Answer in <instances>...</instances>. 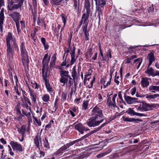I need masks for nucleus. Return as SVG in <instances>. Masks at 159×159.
I'll list each match as a JSON object with an SVG mask.
<instances>
[{
	"label": "nucleus",
	"mask_w": 159,
	"mask_h": 159,
	"mask_svg": "<svg viewBox=\"0 0 159 159\" xmlns=\"http://www.w3.org/2000/svg\"><path fill=\"white\" fill-rule=\"evenodd\" d=\"M107 124V123H104L102 124L100 126L95 129L94 130H93L90 132V133H89V134H90V135L98 131V130H100L105 125Z\"/></svg>",
	"instance_id": "nucleus-27"
},
{
	"label": "nucleus",
	"mask_w": 159,
	"mask_h": 159,
	"mask_svg": "<svg viewBox=\"0 0 159 159\" xmlns=\"http://www.w3.org/2000/svg\"><path fill=\"white\" fill-rule=\"evenodd\" d=\"M92 48H90L88 49V51L87 52V56H88V57H89L90 58H91L92 57V56L93 55V52H92Z\"/></svg>",
	"instance_id": "nucleus-44"
},
{
	"label": "nucleus",
	"mask_w": 159,
	"mask_h": 159,
	"mask_svg": "<svg viewBox=\"0 0 159 159\" xmlns=\"http://www.w3.org/2000/svg\"><path fill=\"white\" fill-rule=\"evenodd\" d=\"M110 152V151H106L103 153L98 154L97 156V157L98 158H100L103 157V156L106 155L107 154H108Z\"/></svg>",
	"instance_id": "nucleus-42"
},
{
	"label": "nucleus",
	"mask_w": 159,
	"mask_h": 159,
	"mask_svg": "<svg viewBox=\"0 0 159 159\" xmlns=\"http://www.w3.org/2000/svg\"><path fill=\"white\" fill-rule=\"evenodd\" d=\"M24 44V43L23 42H22L21 43L20 47V49L25 48V46Z\"/></svg>",
	"instance_id": "nucleus-63"
},
{
	"label": "nucleus",
	"mask_w": 159,
	"mask_h": 159,
	"mask_svg": "<svg viewBox=\"0 0 159 159\" xmlns=\"http://www.w3.org/2000/svg\"><path fill=\"white\" fill-rule=\"evenodd\" d=\"M147 59L149 61V63L148 65L151 66L152 63L155 61V58L154 56V52H151L148 54Z\"/></svg>",
	"instance_id": "nucleus-16"
},
{
	"label": "nucleus",
	"mask_w": 159,
	"mask_h": 159,
	"mask_svg": "<svg viewBox=\"0 0 159 159\" xmlns=\"http://www.w3.org/2000/svg\"><path fill=\"white\" fill-rule=\"evenodd\" d=\"M60 149L62 151H63L66 150V149H67V147H66V145L63 146H62L61 148Z\"/></svg>",
	"instance_id": "nucleus-64"
},
{
	"label": "nucleus",
	"mask_w": 159,
	"mask_h": 159,
	"mask_svg": "<svg viewBox=\"0 0 159 159\" xmlns=\"http://www.w3.org/2000/svg\"><path fill=\"white\" fill-rule=\"evenodd\" d=\"M104 120V119H100L92 116L88 120L86 123L89 127H94L99 125Z\"/></svg>",
	"instance_id": "nucleus-4"
},
{
	"label": "nucleus",
	"mask_w": 159,
	"mask_h": 159,
	"mask_svg": "<svg viewBox=\"0 0 159 159\" xmlns=\"http://www.w3.org/2000/svg\"><path fill=\"white\" fill-rule=\"evenodd\" d=\"M56 58V54H53L52 57L51 61L50 62V65L51 67H53L55 66Z\"/></svg>",
	"instance_id": "nucleus-28"
},
{
	"label": "nucleus",
	"mask_w": 159,
	"mask_h": 159,
	"mask_svg": "<svg viewBox=\"0 0 159 159\" xmlns=\"http://www.w3.org/2000/svg\"><path fill=\"white\" fill-rule=\"evenodd\" d=\"M10 144L13 150L19 152L22 151V148L21 145L20 144L18 143L17 142L11 141L10 142Z\"/></svg>",
	"instance_id": "nucleus-8"
},
{
	"label": "nucleus",
	"mask_w": 159,
	"mask_h": 159,
	"mask_svg": "<svg viewBox=\"0 0 159 159\" xmlns=\"http://www.w3.org/2000/svg\"><path fill=\"white\" fill-rule=\"evenodd\" d=\"M6 41L7 56L10 60L12 59L15 51L18 50L19 47L16 43L15 37H13L12 34L11 32H8L6 36Z\"/></svg>",
	"instance_id": "nucleus-1"
},
{
	"label": "nucleus",
	"mask_w": 159,
	"mask_h": 159,
	"mask_svg": "<svg viewBox=\"0 0 159 159\" xmlns=\"http://www.w3.org/2000/svg\"><path fill=\"white\" fill-rule=\"evenodd\" d=\"M73 7L74 10H75L77 14L80 13L81 11V8L80 7L79 0H74Z\"/></svg>",
	"instance_id": "nucleus-14"
},
{
	"label": "nucleus",
	"mask_w": 159,
	"mask_h": 159,
	"mask_svg": "<svg viewBox=\"0 0 159 159\" xmlns=\"http://www.w3.org/2000/svg\"><path fill=\"white\" fill-rule=\"evenodd\" d=\"M128 114L131 115L137 116V112L134 111V110L131 108H129L126 112Z\"/></svg>",
	"instance_id": "nucleus-35"
},
{
	"label": "nucleus",
	"mask_w": 159,
	"mask_h": 159,
	"mask_svg": "<svg viewBox=\"0 0 159 159\" xmlns=\"http://www.w3.org/2000/svg\"><path fill=\"white\" fill-rule=\"evenodd\" d=\"M24 0H18V3L17 4L11 5L10 6H9V9L10 11H13L15 9H17L21 7L22 5Z\"/></svg>",
	"instance_id": "nucleus-10"
},
{
	"label": "nucleus",
	"mask_w": 159,
	"mask_h": 159,
	"mask_svg": "<svg viewBox=\"0 0 159 159\" xmlns=\"http://www.w3.org/2000/svg\"><path fill=\"white\" fill-rule=\"evenodd\" d=\"M150 79L147 77H143L141 78V85L143 88H147L149 85V81L148 80Z\"/></svg>",
	"instance_id": "nucleus-18"
},
{
	"label": "nucleus",
	"mask_w": 159,
	"mask_h": 159,
	"mask_svg": "<svg viewBox=\"0 0 159 159\" xmlns=\"http://www.w3.org/2000/svg\"><path fill=\"white\" fill-rule=\"evenodd\" d=\"M0 141L3 144H6L7 143V142L6 140H5L3 138H1L0 139Z\"/></svg>",
	"instance_id": "nucleus-59"
},
{
	"label": "nucleus",
	"mask_w": 159,
	"mask_h": 159,
	"mask_svg": "<svg viewBox=\"0 0 159 159\" xmlns=\"http://www.w3.org/2000/svg\"><path fill=\"white\" fill-rule=\"evenodd\" d=\"M159 97V94H154L153 95H147L146 96V98H147L148 99H154L155 98H157Z\"/></svg>",
	"instance_id": "nucleus-37"
},
{
	"label": "nucleus",
	"mask_w": 159,
	"mask_h": 159,
	"mask_svg": "<svg viewBox=\"0 0 159 159\" xmlns=\"http://www.w3.org/2000/svg\"><path fill=\"white\" fill-rule=\"evenodd\" d=\"M42 98L44 102H47L50 100V97L47 94L43 95L42 96Z\"/></svg>",
	"instance_id": "nucleus-36"
},
{
	"label": "nucleus",
	"mask_w": 159,
	"mask_h": 159,
	"mask_svg": "<svg viewBox=\"0 0 159 159\" xmlns=\"http://www.w3.org/2000/svg\"><path fill=\"white\" fill-rule=\"evenodd\" d=\"M103 8L104 7H96V12L98 13V16L99 21L100 19V16L101 15H102Z\"/></svg>",
	"instance_id": "nucleus-31"
},
{
	"label": "nucleus",
	"mask_w": 159,
	"mask_h": 159,
	"mask_svg": "<svg viewBox=\"0 0 159 159\" xmlns=\"http://www.w3.org/2000/svg\"><path fill=\"white\" fill-rule=\"evenodd\" d=\"M74 125H75L74 128L76 130H78L81 134H83L84 133L83 131V125L81 123H79L76 124V123H75Z\"/></svg>",
	"instance_id": "nucleus-19"
},
{
	"label": "nucleus",
	"mask_w": 159,
	"mask_h": 159,
	"mask_svg": "<svg viewBox=\"0 0 159 159\" xmlns=\"http://www.w3.org/2000/svg\"><path fill=\"white\" fill-rule=\"evenodd\" d=\"M22 113L27 117L28 120V125H30L32 122V117L30 113V112H27L23 109L22 110Z\"/></svg>",
	"instance_id": "nucleus-20"
},
{
	"label": "nucleus",
	"mask_w": 159,
	"mask_h": 159,
	"mask_svg": "<svg viewBox=\"0 0 159 159\" xmlns=\"http://www.w3.org/2000/svg\"><path fill=\"white\" fill-rule=\"evenodd\" d=\"M20 23L21 25V27L22 28H24L25 27V25L24 22L22 20L20 21Z\"/></svg>",
	"instance_id": "nucleus-62"
},
{
	"label": "nucleus",
	"mask_w": 159,
	"mask_h": 159,
	"mask_svg": "<svg viewBox=\"0 0 159 159\" xmlns=\"http://www.w3.org/2000/svg\"><path fill=\"white\" fill-rule=\"evenodd\" d=\"M158 105L155 104H148L143 101L139 105L137 110L140 111H148L153 110L154 108L157 107Z\"/></svg>",
	"instance_id": "nucleus-2"
},
{
	"label": "nucleus",
	"mask_w": 159,
	"mask_h": 159,
	"mask_svg": "<svg viewBox=\"0 0 159 159\" xmlns=\"http://www.w3.org/2000/svg\"><path fill=\"white\" fill-rule=\"evenodd\" d=\"M32 4L33 9L31 8L32 13L33 15L34 18L36 16L37 14V2L36 0H32Z\"/></svg>",
	"instance_id": "nucleus-21"
},
{
	"label": "nucleus",
	"mask_w": 159,
	"mask_h": 159,
	"mask_svg": "<svg viewBox=\"0 0 159 159\" xmlns=\"http://www.w3.org/2000/svg\"><path fill=\"white\" fill-rule=\"evenodd\" d=\"M124 98L127 103L128 104H131L137 102L138 99L135 98H132L130 97L126 96L125 94Z\"/></svg>",
	"instance_id": "nucleus-12"
},
{
	"label": "nucleus",
	"mask_w": 159,
	"mask_h": 159,
	"mask_svg": "<svg viewBox=\"0 0 159 159\" xmlns=\"http://www.w3.org/2000/svg\"><path fill=\"white\" fill-rule=\"evenodd\" d=\"M117 96V94H114L112 96V101L110 97H108L107 100V103L109 107H114L116 106L115 99Z\"/></svg>",
	"instance_id": "nucleus-9"
},
{
	"label": "nucleus",
	"mask_w": 159,
	"mask_h": 159,
	"mask_svg": "<svg viewBox=\"0 0 159 159\" xmlns=\"http://www.w3.org/2000/svg\"><path fill=\"white\" fill-rule=\"evenodd\" d=\"M75 57H71V60L70 62V65H72L75 62Z\"/></svg>",
	"instance_id": "nucleus-54"
},
{
	"label": "nucleus",
	"mask_w": 159,
	"mask_h": 159,
	"mask_svg": "<svg viewBox=\"0 0 159 159\" xmlns=\"http://www.w3.org/2000/svg\"><path fill=\"white\" fill-rule=\"evenodd\" d=\"M75 48L74 46L73 48L71 50V52L70 53L71 57H75Z\"/></svg>",
	"instance_id": "nucleus-48"
},
{
	"label": "nucleus",
	"mask_w": 159,
	"mask_h": 159,
	"mask_svg": "<svg viewBox=\"0 0 159 159\" xmlns=\"http://www.w3.org/2000/svg\"><path fill=\"white\" fill-rule=\"evenodd\" d=\"M9 16L11 17L14 22L20 20V14L17 11H14L9 14Z\"/></svg>",
	"instance_id": "nucleus-11"
},
{
	"label": "nucleus",
	"mask_w": 159,
	"mask_h": 159,
	"mask_svg": "<svg viewBox=\"0 0 159 159\" xmlns=\"http://www.w3.org/2000/svg\"><path fill=\"white\" fill-rule=\"evenodd\" d=\"M111 81L109 80L107 82L105 81L104 83L103 86L104 88H106V87L109 85L110 84Z\"/></svg>",
	"instance_id": "nucleus-53"
},
{
	"label": "nucleus",
	"mask_w": 159,
	"mask_h": 159,
	"mask_svg": "<svg viewBox=\"0 0 159 159\" xmlns=\"http://www.w3.org/2000/svg\"><path fill=\"white\" fill-rule=\"evenodd\" d=\"M82 29H83V31L84 32V33L85 37V40H88L89 39V34L87 32V25L86 24L85 25H83Z\"/></svg>",
	"instance_id": "nucleus-25"
},
{
	"label": "nucleus",
	"mask_w": 159,
	"mask_h": 159,
	"mask_svg": "<svg viewBox=\"0 0 159 159\" xmlns=\"http://www.w3.org/2000/svg\"><path fill=\"white\" fill-rule=\"evenodd\" d=\"M143 61L142 58H139L136 59H135L134 61V63H136V65L138 64L137 68L138 69L141 65Z\"/></svg>",
	"instance_id": "nucleus-32"
},
{
	"label": "nucleus",
	"mask_w": 159,
	"mask_h": 159,
	"mask_svg": "<svg viewBox=\"0 0 159 159\" xmlns=\"http://www.w3.org/2000/svg\"><path fill=\"white\" fill-rule=\"evenodd\" d=\"M137 116H147V115L146 114H144L143 113H137Z\"/></svg>",
	"instance_id": "nucleus-60"
},
{
	"label": "nucleus",
	"mask_w": 159,
	"mask_h": 159,
	"mask_svg": "<svg viewBox=\"0 0 159 159\" xmlns=\"http://www.w3.org/2000/svg\"><path fill=\"white\" fill-rule=\"evenodd\" d=\"M59 71L61 78L60 79V82L63 84V86H64L66 83H67L68 78L70 75H69V72L68 71L63 70L62 69Z\"/></svg>",
	"instance_id": "nucleus-5"
},
{
	"label": "nucleus",
	"mask_w": 159,
	"mask_h": 159,
	"mask_svg": "<svg viewBox=\"0 0 159 159\" xmlns=\"http://www.w3.org/2000/svg\"><path fill=\"white\" fill-rule=\"evenodd\" d=\"M50 59V56H48V53L46 54L43 58L42 61V66L43 67L47 66L48 65L49 61Z\"/></svg>",
	"instance_id": "nucleus-15"
},
{
	"label": "nucleus",
	"mask_w": 159,
	"mask_h": 159,
	"mask_svg": "<svg viewBox=\"0 0 159 159\" xmlns=\"http://www.w3.org/2000/svg\"><path fill=\"white\" fill-rule=\"evenodd\" d=\"M4 16L3 11L2 9L0 13V30L1 32L2 31L3 25Z\"/></svg>",
	"instance_id": "nucleus-22"
},
{
	"label": "nucleus",
	"mask_w": 159,
	"mask_h": 159,
	"mask_svg": "<svg viewBox=\"0 0 159 159\" xmlns=\"http://www.w3.org/2000/svg\"><path fill=\"white\" fill-rule=\"evenodd\" d=\"M33 119L39 126H40L41 125V123L39 120H38L37 118L34 116H33Z\"/></svg>",
	"instance_id": "nucleus-47"
},
{
	"label": "nucleus",
	"mask_w": 159,
	"mask_h": 159,
	"mask_svg": "<svg viewBox=\"0 0 159 159\" xmlns=\"http://www.w3.org/2000/svg\"><path fill=\"white\" fill-rule=\"evenodd\" d=\"M89 105L88 101H85L83 102L82 105V109L83 110H86L87 108Z\"/></svg>",
	"instance_id": "nucleus-39"
},
{
	"label": "nucleus",
	"mask_w": 159,
	"mask_h": 159,
	"mask_svg": "<svg viewBox=\"0 0 159 159\" xmlns=\"http://www.w3.org/2000/svg\"><path fill=\"white\" fill-rule=\"evenodd\" d=\"M44 142H45V144L44 145V147L45 148H48L49 147V145L48 143V140L46 139L45 138V140L44 141Z\"/></svg>",
	"instance_id": "nucleus-49"
},
{
	"label": "nucleus",
	"mask_w": 159,
	"mask_h": 159,
	"mask_svg": "<svg viewBox=\"0 0 159 159\" xmlns=\"http://www.w3.org/2000/svg\"><path fill=\"white\" fill-rule=\"evenodd\" d=\"M95 80V78L94 76L92 80L91 81L90 83L89 84V88H91L92 87V86H93V83L94 82V81Z\"/></svg>",
	"instance_id": "nucleus-52"
},
{
	"label": "nucleus",
	"mask_w": 159,
	"mask_h": 159,
	"mask_svg": "<svg viewBox=\"0 0 159 159\" xmlns=\"http://www.w3.org/2000/svg\"><path fill=\"white\" fill-rule=\"evenodd\" d=\"M25 127L24 125L21 126L20 129H18V131L19 133L21 134L22 135H24L25 130Z\"/></svg>",
	"instance_id": "nucleus-34"
},
{
	"label": "nucleus",
	"mask_w": 159,
	"mask_h": 159,
	"mask_svg": "<svg viewBox=\"0 0 159 159\" xmlns=\"http://www.w3.org/2000/svg\"><path fill=\"white\" fill-rule=\"evenodd\" d=\"M123 120L125 121L136 122L137 121H141L142 120L138 119H135L134 118L126 117L123 116Z\"/></svg>",
	"instance_id": "nucleus-24"
},
{
	"label": "nucleus",
	"mask_w": 159,
	"mask_h": 159,
	"mask_svg": "<svg viewBox=\"0 0 159 159\" xmlns=\"http://www.w3.org/2000/svg\"><path fill=\"white\" fill-rule=\"evenodd\" d=\"M45 82V84L46 87L47 88V90L49 92H50L52 91V88L50 86L48 81L47 80L44 81Z\"/></svg>",
	"instance_id": "nucleus-38"
},
{
	"label": "nucleus",
	"mask_w": 159,
	"mask_h": 159,
	"mask_svg": "<svg viewBox=\"0 0 159 159\" xmlns=\"http://www.w3.org/2000/svg\"><path fill=\"white\" fill-rule=\"evenodd\" d=\"M21 56L23 57L26 58L27 56L25 48L20 49Z\"/></svg>",
	"instance_id": "nucleus-40"
},
{
	"label": "nucleus",
	"mask_w": 159,
	"mask_h": 159,
	"mask_svg": "<svg viewBox=\"0 0 159 159\" xmlns=\"http://www.w3.org/2000/svg\"><path fill=\"white\" fill-rule=\"evenodd\" d=\"M31 84L32 85V87L33 88L35 89H39V85L35 82L34 81H31Z\"/></svg>",
	"instance_id": "nucleus-41"
},
{
	"label": "nucleus",
	"mask_w": 159,
	"mask_h": 159,
	"mask_svg": "<svg viewBox=\"0 0 159 159\" xmlns=\"http://www.w3.org/2000/svg\"><path fill=\"white\" fill-rule=\"evenodd\" d=\"M61 17H62V20L63 22L64 23V27H65V26L66 25V20L65 18L63 16H62Z\"/></svg>",
	"instance_id": "nucleus-58"
},
{
	"label": "nucleus",
	"mask_w": 159,
	"mask_h": 159,
	"mask_svg": "<svg viewBox=\"0 0 159 159\" xmlns=\"http://www.w3.org/2000/svg\"><path fill=\"white\" fill-rule=\"evenodd\" d=\"M45 5L48 6L49 4V1L48 0H42Z\"/></svg>",
	"instance_id": "nucleus-61"
},
{
	"label": "nucleus",
	"mask_w": 159,
	"mask_h": 159,
	"mask_svg": "<svg viewBox=\"0 0 159 159\" xmlns=\"http://www.w3.org/2000/svg\"><path fill=\"white\" fill-rule=\"evenodd\" d=\"M68 79H69V80L68 82V85L69 86V87H70L71 85H73V80H74L73 78L72 79L71 76H70V77L68 78Z\"/></svg>",
	"instance_id": "nucleus-45"
},
{
	"label": "nucleus",
	"mask_w": 159,
	"mask_h": 159,
	"mask_svg": "<svg viewBox=\"0 0 159 159\" xmlns=\"http://www.w3.org/2000/svg\"><path fill=\"white\" fill-rule=\"evenodd\" d=\"M39 140H40V137L39 136V134H38L35 136L34 140L35 145L38 148H39Z\"/></svg>",
	"instance_id": "nucleus-26"
},
{
	"label": "nucleus",
	"mask_w": 159,
	"mask_h": 159,
	"mask_svg": "<svg viewBox=\"0 0 159 159\" xmlns=\"http://www.w3.org/2000/svg\"><path fill=\"white\" fill-rule=\"evenodd\" d=\"M136 88L135 87L132 88L130 91V93L132 95H134L136 92Z\"/></svg>",
	"instance_id": "nucleus-50"
},
{
	"label": "nucleus",
	"mask_w": 159,
	"mask_h": 159,
	"mask_svg": "<svg viewBox=\"0 0 159 159\" xmlns=\"http://www.w3.org/2000/svg\"><path fill=\"white\" fill-rule=\"evenodd\" d=\"M22 105L28 104L30 106H31V103L28 98L24 96L23 98L22 99Z\"/></svg>",
	"instance_id": "nucleus-30"
},
{
	"label": "nucleus",
	"mask_w": 159,
	"mask_h": 159,
	"mask_svg": "<svg viewBox=\"0 0 159 159\" xmlns=\"http://www.w3.org/2000/svg\"><path fill=\"white\" fill-rule=\"evenodd\" d=\"M106 56L107 57H109V58H111V51L110 50H108L107 52V53Z\"/></svg>",
	"instance_id": "nucleus-56"
},
{
	"label": "nucleus",
	"mask_w": 159,
	"mask_h": 159,
	"mask_svg": "<svg viewBox=\"0 0 159 159\" xmlns=\"http://www.w3.org/2000/svg\"><path fill=\"white\" fill-rule=\"evenodd\" d=\"M138 47L137 46H130L129 47L127 48L128 50H130V51H132L133 49H134Z\"/></svg>",
	"instance_id": "nucleus-55"
},
{
	"label": "nucleus",
	"mask_w": 159,
	"mask_h": 159,
	"mask_svg": "<svg viewBox=\"0 0 159 159\" xmlns=\"http://www.w3.org/2000/svg\"><path fill=\"white\" fill-rule=\"evenodd\" d=\"M95 1L96 7H104L106 4L105 0H94ZM92 3L93 4V0H92Z\"/></svg>",
	"instance_id": "nucleus-17"
},
{
	"label": "nucleus",
	"mask_w": 159,
	"mask_h": 159,
	"mask_svg": "<svg viewBox=\"0 0 159 159\" xmlns=\"http://www.w3.org/2000/svg\"><path fill=\"white\" fill-rule=\"evenodd\" d=\"M76 67L75 66L73 67L72 70V72L71 73V76L73 77V79L75 80L76 77H77V73L75 70Z\"/></svg>",
	"instance_id": "nucleus-33"
},
{
	"label": "nucleus",
	"mask_w": 159,
	"mask_h": 159,
	"mask_svg": "<svg viewBox=\"0 0 159 159\" xmlns=\"http://www.w3.org/2000/svg\"><path fill=\"white\" fill-rule=\"evenodd\" d=\"M66 93L64 92H62L61 96L62 101L63 102L65 101L66 99Z\"/></svg>",
	"instance_id": "nucleus-46"
},
{
	"label": "nucleus",
	"mask_w": 159,
	"mask_h": 159,
	"mask_svg": "<svg viewBox=\"0 0 159 159\" xmlns=\"http://www.w3.org/2000/svg\"><path fill=\"white\" fill-rule=\"evenodd\" d=\"M30 98L33 104L35 105L37 103L36 99L37 95L34 91L29 89Z\"/></svg>",
	"instance_id": "nucleus-13"
},
{
	"label": "nucleus",
	"mask_w": 159,
	"mask_h": 159,
	"mask_svg": "<svg viewBox=\"0 0 159 159\" xmlns=\"http://www.w3.org/2000/svg\"><path fill=\"white\" fill-rule=\"evenodd\" d=\"M148 65L146 70L145 71V73L147 74L149 76H152L154 77L155 76H159V71L157 70L155 71L154 70L152 67H150V66Z\"/></svg>",
	"instance_id": "nucleus-7"
},
{
	"label": "nucleus",
	"mask_w": 159,
	"mask_h": 159,
	"mask_svg": "<svg viewBox=\"0 0 159 159\" xmlns=\"http://www.w3.org/2000/svg\"><path fill=\"white\" fill-rule=\"evenodd\" d=\"M149 89L150 92L155 93L156 91H159V86H155L151 85L149 87Z\"/></svg>",
	"instance_id": "nucleus-29"
},
{
	"label": "nucleus",
	"mask_w": 159,
	"mask_h": 159,
	"mask_svg": "<svg viewBox=\"0 0 159 159\" xmlns=\"http://www.w3.org/2000/svg\"><path fill=\"white\" fill-rule=\"evenodd\" d=\"M42 77L44 81L47 80L48 69L45 67H42Z\"/></svg>",
	"instance_id": "nucleus-23"
},
{
	"label": "nucleus",
	"mask_w": 159,
	"mask_h": 159,
	"mask_svg": "<svg viewBox=\"0 0 159 159\" xmlns=\"http://www.w3.org/2000/svg\"><path fill=\"white\" fill-rule=\"evenodd\" d=\"M16 24L17 31L19 33L20 31V20H18L14 22Z\"/></svg>",
	"instance_id": "nucleus-43"
},
{
	"label": "nucleus",
	"mask_w": 159,
	"mask_h": 159,
	"mask_svg": "<svg viewBox=\"0 0 159 159\" xmlns=\"http://www.w3.org/2000/svg\"><path fill=\"white\" fill-rule=\"evenodd\" d=\"M22 106L24 108H26L27 109H29L30 111H31V108L30 107H29L28 104H24L23 105H22Z\"/></svg>",
	"instance_id": "nucleus-51"
},
{
	"label": "nucleus",
	"mask_w": 159,
	"mask_h": 159,
	"mask_svg": "<svg viewBox=\"0 0 159 159\" xmlns=\"http://www.w3.org/2000/svg\"><path fill=\"white\" fill-rule=\"evenodd\" d=\"M91 115L92 116L100 119H103V115L102 110L97 105L91 111Z\"/></svg>",
	"instance_id": "nucleus-6"
},
{
	"label": "nucleus",
	"mask_w": 159,
	"mask_h": 159,
	"mask_svg": "<svg viewBox=\"0 0 159 159\" xmlns=\"http://www.w3.org/2000/svg\"><path fill=\"white\" fill-rule=\"evenodd\" d=\"M84 8L86 9V13H84L81 17V20L84 22V25L87 24L88 26L87 21L90 13V3L89 0H85L84 2Z\"/></svg>",
	"instance_id": "nucleus-3"
},
{
	"label": "nucleus",
	"mask_w": 159,
	"mask_h": 159,
	"mask_svg": "<svg viewBox=\"0 0 159 159\" xmlns=\"http://www.w3.org/2000/svg\"><path fill=\"white\" fill-rule=\"evenodd\" d=\"M131 59L130 57L127 58L125 60V64H129L131 62Z\"/></svg>",
	"instance_id": "nucleus-57"
}]
</instances>
